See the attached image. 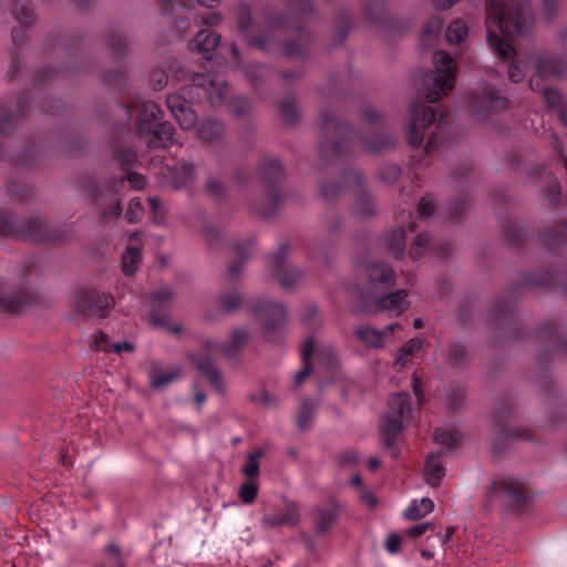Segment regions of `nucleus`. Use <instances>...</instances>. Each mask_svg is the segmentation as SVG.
Masks as SVG:
<instances>
[{
	"instance_id": "obj_18",
	"label": "nucleus",
	"mask_w": 567,
	"mask_h": 567,
	"mask_svg": "<svg viewBox=\"0 0 567 567\" xmlns=\"http://www.w3.org/2000/svg\"><path fill=\"white\" fill-rule=\"evenodd\" d=\"M434 508V503L431 498L423 497L421 499H413L410 506L404 511L403 515L406 519H420L430 514Z\"/></svg>"
},
{
	"instance_id": "obj_33",
	"label": "nucleus",
	"mask_w": 567,
	"mask_h": 567,
	"mask_svg": "<svg viewBox=\"0 0 567 567\" xmlns=\"http://www.w3.org/2000/svg\"><path fill=\"white\" fill-rule=\"evenodd\" d=\"M143 212L144 210H143L141 200L137 198H134L128 204L126 217L128 218L130 221H138L143 217Z\"/></svg>"
},
{
	"instance_id": "obj_64",
	"label": "nucleus",
	"mask_w": 567,
	"mask_h": 567,
	"mask_svg": "<svg viewBox=\"0 0 567 567\" xmlns=\"http://www.w3.org/2000/svg\"><path fill=\"white\" fill-rule=\"evenodd\" d=\"M217 21V18L214 14H210L208 18L205 19V23L207 24H214Z\"/></svg>"
},
{
	"instance_id": "obj_6",
	"label": "nucleus",
	"mask_w": 567,
	"mask_h": 567,
	"mask_svg": "<svg viewBox=\"0 0 567 567\" xmlns=\"http://www.w3.org/2000/svg\"><path fill=\"white\" fill-rule=\"evenodd\" d=\"M252 313L260 321L265 333L281 326L287 318V311L284 305L271 302L264 298L256 301L252 307Z\"/></svg>"
},
{
	"instance_id": "obj_56",
	"label": "nucleus",
	"mask_w": 567,
	"mask_h": 567,
	"mask_svg": "<svg viewBox=\"0 0 567 567\" xmlns=\"http://www.w3.org/2000/svg\"><path fill=\"white\" fill-rule=\"evenodd\" d=\"M206 395L202 392L195 394V402L200 405L205 402Z\"/></svg>"
},
{
	"instance_id": "obj_1",
	"label": "nucleus",
	"mask_w": 567,
	"mask_h": 567,
	"mask_svg": "<svg viewBox=\"0 0 567 567\" xmlns=\"http://www.w3.org/2000/svg\"><path fill=\"white\" fill-rule=\"evenodd\" d=\"M532 11L524 0H509L504 4L492 0L486 12L487 42L491 50L503 60L514 54L512 38L524 34L532 23Z\"/></svg>"
},
{
	"instance_id": "obj_32",
	"label": "nucleus",
	"mask_w": 567,
	"mask_h": 567,
	"mask_svg": "<svg viewBox=\"0 0 567 567\" xmlns=\"http://www.w3.org/2000/svg\"><path fill=\"white\" fill-rule=\"evenodd\" d=\"M90 346L96 351H110L111 342L106 334L97 332L92 334Z\"/></svg>"
},
{
	"instance_id": "obj_54",
	"label": "nucleus",
	"mask_w": 567,
	"mask_h": 567,
	"mask_svg": "<svg viewBox=\"0 0 567 567\" xmlns=\"http://www.w3.org/2000/svg\"><path fill=\"white\" fill-rule=\"evenodd\" d=\"M210 348H216V349L220 350V352L224 353L225 355H229L230 352H231L230 347L223 346V344H219V343H216L214 346L212 344Z\"/></svg>"
},
{
	"instance_id": "obj_22",
	"label": "nucleus",
	"mask_w": 567,
	"mask_h": 567,
	"mask_svg": "<svg viewBox=\"0 0 567 567\" xmlns=\"http://www.w3.org/2000/svg\"><path fill=\"white\" fill-rule=\"evenodd\" d=\"M228 86L223 79H214L209 82L208 100L213 106L220 105L227 97Z\"/></svg>"
},
{
	"instance_id": "obj_57",
	"label": "nucleus",
	"mask_w": 567,
	"mask_h": 567,
	"mask_svg": "<svg viewBox=\"0 0 567 567\" xmlns=\"http://www.w3.org/2000/svg\"><path fill=\"white\" fill-rule=\"evenodd\" d=\"M368 465L371 470H375L379 467L380 461L378 458L372 457L369 460Z\"/></svg>"
},
{
	"instance_id": "obj_28",
	"label": "nucleus",
	"mask_w": 567,
	"mask_h": 567,
	"mask_svg": "<svg viewBox=\"0 0 567 567\" xmlns=\"http://www.w3.org/2000/svg\"><path fill=\"white\" fill-rule=\"evenodd\" d=\"M262 452L257 451L255 453H250L247 456L246 463L241 467L243 473L249 478L254 480L259 473V458L261 457Z\"/></svg>"
},
{
	"instance_id": "obj_25",
	"label": "nucleus",
	"mask_w": 567,
	"mask_h": 567,
	"mask_svg": "<svg viewBox=\"0 0 567 567\" xmlns=\"http://www.w3.org/2000/svg\"><path fill=\"white\" fill-rule=\"evenodd\" d=\"M505 492L515 501L522 502L528 497L525 484L516 478H507L503 482Z\"/></svg>"
},
{
	"instance_id": "obj_58",
	"label": "nucleus",
	"mask_w": 567,
	"mask_h": 567,
	"mask_svg": "<svg viewBox=\"0 0 567 567\" xmlns=\"http://www.w3.org/2000/svg\"><path fill=\"white\" fill-rule=\"evenodd\" d=\"M358 460L355 453H350V454H347L344 455V463H352V462H355Z\"/></svg>"
},
{
	"instance_id": "obj_50",
	"label": "nucleus",
	"mask_w": 567,
	"mask_h": 567,
	"mask_svg": "<svg viewBox=\"0 0 567 567\" xmlns=\"http://www.w3.org/2000/svg\"><path fill=\"white\" fill-rule=\"evenodd\" d=\"M291 275L293 276V280H289L286 276H284L281 279H280V284L282 287L285 288H290L292 287L293 282L300 277V272L296 269H291Z\"/></svg>"
},
{
	"instance_id": "obj_36",
	"label": "nucleus",
	"mask_w": 567,
	"mask_h": 567,
	"mask_svg": "<svg viewBox=\"0 0 567 567\" xmlns=\"http://www.w3.org/2000/svg\"><path fill=\"white\" fill-rule=\"evenodd\" d=\"M150 207L153 213V218L156 224H163L164 223V208L162 206V203L158 198L152 197L148 199Z\"/></svg>"
},
{
	"instance_id": "obj_61",
	"label": "nucleus",
	"mask_w": 567,
	"mask_h": 567,
	"mask_svg": "<svg viewBox=\"0 0 567 567\" xmlns=\"http://www.w3.org/2000/svg\"><path fill=\"white\" fill-rule=\"evenodd\" d=\"M151 322L155 326H163L164 324V320L162 319H158L157 317L155 316H151Z\"/></svg>"
},
{
	"instance_id": "obj_52",
	"label": "nucleus",
	"mask_w": 567,
	"mask_h": 567,
	"mask_svg": "<svg viewBox=\"0 0 567 567\" xmlns=\"http://www.w3.org/2000/svg\"><path fill=\"white\" fill-rule=\"evenodd\" d=\"M458 0H433L434 4L439 8L446 9L452 7Z\"/></svg>"
},
{
	"instance_id": "obj_34",
	"label": "nucleus",
	"mask_w": 567,
	"mask_h": 567,
	"mask_svg": "<svg viewBox=\"0 0 567 567\" xmlns=\"http://www.w3.org/2000/svg\"><path fill=\"white\" fill-rule=\"evenodd\" d=\"M443 22L440 18L433 17L431 18L424 27L423 35L425 39H431L436 37L442 30Z\"/></svg>"
},
{
	"instance_id": "obj_21",
	"label": "nucleus",
	"mask_w": 567,
	"mask_h": 567,
	"mask_svg": "<svg viewBox=\"0 0 567 567\" xmlns=\"http://www.w3.org/2000/svg\"><path fill=\"white\" fill-rule=\"evenodd\" d=\"M154 135L153 144L159 147H168L175 143L173 126L168 123L159 122L150 133Z\"/></svg>"
},
{
	"instance_id": "obj_29",
	"label": "nucleus",
	"mask_w": 567,
	"mask_h": 567,
	"mask_svg": "<svg viewBox=\"0 0 567 567\" xmlns=\"http://www.w3.org/2000/svg\"><path fill=\"white\" fill-rule=\"evenodd\" d=\"M258 492V485L255 480H247L240 487L239 496L246 504H250L255 501Z\"/></svg>"
},
{
	"instance_id": "obj_16",
	"label": "nucleus",
	"mask_w": 567,
	"mask_h": 567,
	"mask_svg": "<svg viewBox=\"0 0 567 567\" xmlns=\"http://www.w3.org/2000/svg\"><path fill=\"white\" fill-rule=\"evenodd\" d=\"M445 475L441 454L430 453L424 465V477L429 485L436 486Z\"/></svg>"
},
{
	"instance_id": "obj_39",
	"label": "nucleus",
	"mask_w": 567,
	"mask_h": 567,
	"mask_svg": "<svg viewBox=\"0 0 567 567\" xmlns=\"http://www.w3.org/2000/svg\"><path fill=\"white\" fill-rule=\"evenodd\" d=\"M434 209V202L431 197L426 196L420 200L419 214L421 218H425L431 215Z\"/></svg>"
},
{
	"instance_id": "obj_24",
	"label": "nucleus",
	"mask_w": 567,
	"mask_h": 567,
	"mask_svg": "<svg viewBox=\"0 0 567 567\" xmlns=\"http://www.w3.org/2000/svg\"><path fill=\"white\" fill-rule=\"evenodd\" d=\"M181 374V371L176 368L162 370L158 368L153 369L151 372L150 379L151 383L154 388H163L174 380H176Z\"/></svg>"
},
{
	"instance_id": "obj_35",
	"label": "nucleus",
	"mask_w": 567,
	"mask_h": 567,
	"mask_svg": "<svg viewBox=\"0 0 567 567\" xmlns=\"http://www.w3.org/2000/svg\"><path fill=\"white\" fill-rule=\"evenodd\" d=\"M198 369L205 373L214 386L219 385V374L210 361L198 363Z\"/></svg>"
},
{
	"instance_id": "obj_14",
	"label": "nucleus",
	"mask_w": 567,
	"mask_h": 567,
	"mask_svg": "<svg viewBox=\"0 0 567 567\" xmlns=\"http://www.w3.org/2000/svg\"><path fill=\"white\" fill-rule=\"evenodd\" d=\"M162 111L154 102H144L138 112L140 127L145 133H151L161 122Z\"/></svg>"
},
{
	"instance_id": "obj_4",
	"label": "nucleus",
	"mask_w": 567,
	"mask_h": 567,
	"mask_svg": "<svg viewBox=\"0 0 567 567\" xmlns=\"http://www.w3.org/2000/svg\"><path fill=\"white\" fill-rule=\"evenodd\" d=\"M535 63V74L529 85L533 91H542L549 107H555L560 102V94L550 87L542 86L540 80L549 75H563L567 71V64L563 60H556L547 54H535L528 58Z\"/></svg>"
},
{
	"instance_id": "obj_23",
	"label": "nucleus",
	"mask_w": 567,
	"mask_h": 567,
	"mask_svg": "<svg viewBox=\"0 0 567 567\" xmlns=\"http://www.w3.org/2000/svg\"><path fill=\"white\" fill-rule=\"evenodd\" d=\"M223 133V125L216 120L204 121L197 130L198 137L204 142H212Z\"/></svg>"
},
{
	"instance_id": "obj_7",
	"label": "nucleus",
	"mask_w": 567,
	"mask_h": 567,
	"mask_svg": "<svg viewBox=\"0 0 567 567\" xmlns=\"http://www.w3.org/2000/svg\"><path fill=\"white\" fill-rule=\"evenodd\" d=\"M113 306L114 300L111 296L85 291L79 296L76 309L80 312L91 311L100 317H105Z\"/></svg>"
},
{
	"instance_id": "obj_38",
	"label": "nucleus",
	"mask_w": 567,
	"mask_h": 567,
	"mask_svg": "<svg viewBox=\"0 0 567 567\" xmlns=\"http://www.w3.org/2000/svg\"><path fill=\"white\" fill-rule=\"evenodd\" d=\"M402 538L398 534H390L385 539V548L390 554H396L400 550Z\"/></svg>"
},
{
	"instance_id": "obj_15",
	"label": "nucleus",
	"mask_w": 567,
	"mask_h": 567,
	"mask_svg": "<svg viewBox=\"0 0 567 567\" xmlns=\"http://www.w3.org/2000/svg\"><path fill=\"white\" fill-rule=\"evenodd\" d=\"M218 41L219 38L213 31L200 30L189 41L188 48L193 52L209 54L217 47Z\"/></svg>"
},
{
	"instance_id": "obj_47",
	"label": "nucleus",
	"mask_w": 567,
	"mask_h": 567,
	"mask_svg": "<svg viewBox=\"0 0 567 567\" xmlns=\"http://www.w3.org/2000/svg\"><path fill=\"white\" fill-rule=\"evenodd\" d=\"M128 182L136 189H142L146 184L145 178L138 174H130Z\"/></svg>"
},
{
	"instance_id": "obj_8",
	"label": "nucleus",
	"mask_w": 567,
	"mask_h": 567,
	"mask_svg": "<svg viewBox=\"0 0 567 567\" xmlns=\"http://www.w3.org/2000/svg\"><path fill=\"white\" fill-rule=\"evenodd\" d=\"M364 307L369 311L386 310L392 316H399L409 308V302L405 291L399 290L384 296L380 300L367 301Z\"/></svg>"
},
{
	"instance_id": "obj_10",
	"label": "nucleus",
	"mask_w": 567,
	"mask_h": 567,
	"mask_svg": "<svg viewBox=\"0 0 567 567\" xmlns=\"http://www.w3.org/2000/svg\"><path fill=\"white\" fill-rule=\"evenodd\" d=\"M167 107L183 130H189L196 122L195 112L190 109L187 101L177 94H171L167 100Z\"/></svg>"
},
{
	"instance_id": "obj_45",
	"label": "nucleus",
	"mask_w": 567,
	"mask_h": 567,
	"mask_svg": "<svg viewBox=\"0 0 567 567\" xmlns=\"http://www.w3.org/2000/svg\"><path fill=\"white\" fill-rule=\"evenodd\" d=\"M409 354L403 353V351L400 349L399 354L393 363V367L396 371H401L403 368L406 367L409 362Z\"/></svg>"
},
{
	"instance_id": "obj_11",
	"label": "nucleus",
	"mask_w": 567,
	"mask_h": 567,
	"mask_svg": "<svg viewBox=\"0 0 567 567\" xmlns=\"http://www.w3.org/2000/svg\"><path fill=\"white\" fill-rule=\"evenodd\" d=\"M507 105L506 99L497 95L493 89H485L472 102V109L478 115L485 116L489 113L501 111Z\"/></svg>"
},
{
	"instance_id": "obj_59",
	"label": "nucleus",
	"mask_w": 567,
	"mask_h": 567,
	"mask_svg": "<svg viewBox=\"0 0 567 567\" xmlns=\"http://www.w3.org/2000/svg\"><path fill=\"white\" fill-rule=\"evenodd\" d=\"M200 4L206 7H214L219 0H197Z\"/></svg>"
},
{
	"instance_id": "obj_40",
	"label": "nucleus",
	"mask_w": 567,
	"mask_h": 567,
	"mask_svg": "<svg viewBox=\"0 0 567 567\" xmlns=\"http://www.w3.org/2000/svg\"><path fill=\"white\" fill-rule=\"evenodd\" d=\"M248 340V333L244 329H235L231 334V348L240 347L241 344L246 343Z\"/></svg>"
},
{
	"instance_id": "obj_9",
	"label": "nucleus",
	"mask_w": 567,
	"mask_h": 567,
	"mask_svg": "<svg viewBox=\"0 0 567 567\" xmlns=\"http://www.w3.org/2000/svg\"><path fill=\"white\" fill-rule=\"evenodd\" d=\"M167 107L183 130H189L196 122L195 112L190 109L187 101L177 94H171L167 100Z\"/></svg>"
},
{
	"instance_id": "obj_46",
	"label": "nucleus",
	"mask_w": 567,
	"mask_h": 567,
	"mask_svg": "<svg viewBox=\"0 0 567 567\" xmlns=\"http://www.w3.org/2000/svg\"><path fill=\"white\" fill-rule=\"evenodd\" d=\"M394 241L391 244L393 248H395L399 252L403 251V238H404V230L403 228H398L394 230Z\"/></svg>"
},
{
	"instance_id": "obj_41",
	"label": "nucleus",
	"mask_w": 567,
	"mask_h": 567,
	"mask_svg": "<svg viewBox=\"0 0 567 567\" xmlns=\"http://www.w3.org/2000/svg\"><path fill=\"white\" fill-rule=\"evenodd\" d=\"M422 341L420 339H411L406 343H404L401 348L403 353H408L409 355L414 354L416 351L421 349Z\"/></svg>"
},
{
	"instance_id": "obj_60",
	"label": "nucleus",
	"mask_w": 567,
	"mask_h": 567,
	"mask_svg": "<svg viewBox=\"0 0 567 567\" xmlns=\"http://www.w3.org/2000/svg\"><path fill=\"white\" fill-rule=\"evenodd\" d=\"M560 121L567 126V109H563L559 112Z\"/></svg>"
},
{
	"instance_id": "obj_37",
	"label": "nucleus",
	"mask_w": 567,
	"mask_h": 567,
	"mask_svg": "<svg viewBox=\"0 0 567 567\" xmlns=\"http://www.w3.org/2000/svg\"><path fill=\"white\" fill-rule=\"evenodd\" d=\"M241 302V296L238 292H233L221 297V307L226 310H233L237 308Z\"/></svg>"
},
{
	"instance_id": "obj_27",
	"label": "nucleus",
	"mask_w": 567,
	"mask_h": 567,
	"mask_svg": "<svg viewBox=\"0 0 567 567\" xmlns=\"http://www.w3.org/2000/svg\"><path fill=\"white\" fill-rule=\"evenodd\" d=\"M434 440L443 447L451 449L457 444L460 434L454 429H437L434 433Z\"/></svg>"
},
{
	"instance_id": "obj_26",
	"label": "nucleus",
	"mask_w": 567,
	"mask_h": 567,
	"mask_svg": "<svg viewBox=\"0 0 567 567\" xmlns=\"http://www.w3.org/2000/svg\"><path fill=\"white\" fill-rule=\"evenodd\" d=\"M467 35V28L462 20L453 21L446 30V40L450 44H458L464 41Z\"/></svg>"
},
{
	"instance_id": "obj_55",
	"label": "nucleus",
	"mask_w": 567,
	"mask_h": 567,
	"mask_svg": "<svg viewBox=\"0 0 567 567\" xmlns=\"http://www.w3.org/2000/svg\"><path fill=\"white\" fill-rule=\"evenodd\" d=\"M282 262H284V258H282V254L281 252H279V254L274 256V266L276 268L279 269L281 267Z\"/></svg>"
},
{
	"instance_id": "obj_13",
	"label": "nucleus",
	"mask_w": 567,
	"mask_h": 567,
	"mask_svg": "<svg viewBox=\"0 0 567 567\" xmlns=\"http://www.w3.org/2000/svg\"><path fill=\"white\" fill-rule=\"evenodd\" d=\"M299 522V512L296 505L289 504L281 512L266 514L262 523L268 527L295 526Z\"/></svg>"
},
{
	"instance_id": "obj_5",
	"label": "nucleus",
	"mask_w": 567,
	"mask_h": 567,
	"mask_svg": "<svg viewBox=\"0 0 567 567\" xmlns=\"http://www.w3.org/2000/svg\"><path fill=\"white\" fill-rule=\"evenodd\" d=\"M412 419V409L409 395L399 392L390 396L388 410L380 421V429L386 437V444L391 445L392 439L398 435Z\"/></svg>"
},
{
	"instance_id": "obj_62",
	"label": "nucleus",
	"mask_w": 567,
	"mask_h": 567,
	"mask_svg": "<svg viewBox=\"0 0 567 567\" xmlns=\"http://www.w3.org/2000/svg\"><path fill=\"white\" fill-rule=\"evenodd\" d=\"M121 212V206L118 203H114L113 204V207H112V212L110 213L111 214H114V215H118Z\"/></svg>"
},
{
	"instance_id": "obj_63",
	"label": "nucleus",
	"mask_w": 567,
	"mask_h": 567,
	"mask_svg": "<svg viewBox=\"0 0 567 567\" xmlns=\"http://www.w3.org/2000/svg\"><path fill=\"white\" fill-rule=\"evenodd\" d=\"M419 384H420L419 380L413 379V390H414V393L416 396H420Z\"/></svg>"
},
{
	"instance_id": "obj_20",
	"label": "nucleus",
	"mask_w": 567,
	"mask_h": 567,
	"mask_svg": "<svg viewBox=\"0 0 567 567\" xmlns=\"http://www.w3.org/2000/svg\"><path fill=\"white\" fill-rule=\"evenodd\" d=\"M368 277L371 282L392 285L394 282L393 270L385 264H372L368 268Z\"/></svg>"
},
{
	"instance_id": "obj_43",
	"label": "nucleus",
	"mask_w": 567,
	"mask_h": 567,
	"mask_svg": "<svg viewBox=\"0 0 567 567\" xmlns=\"http://www.w3.org/2000/svg\"><path fill=\"white\" fill-rule=\"evenodd\" d=\"M333 519H334L333 511L319 512V518H318L319 528L324 529L332 523Z\"/></svg>"
},
{
	"instance_id": "obj_12",
	"label": "nucleus",
	"mask_w": 567,
	"mask_h": 567,
	"mask_svg": "<svg viewBox=\"0 0 567 567\" xmlns=\"http://www.w3.org/2000/svg\"><path fill=\"white\" fill-rule=\"evenodd\" d=\"M312 354H315L319 360H326L327 357L331 355V351L326 349H317L313 339L307 340L301 350L303 365L295 377L296 384H300L302 380L310 373L311 367L309 360Z\"/></svg>"
},
{
	"instance_id": "obj_42",
	"label": "nucleus",
	"mask_w": 567,
	"mask_h": 567,
	"mask_svg": "<svg viewBox=\"0 0 567 567\" xmlns=\"http://www.w3.org/2000/svg\"><path fill=\"white\" fill-rule=\"evenodd\" d=\"M173 297V291L168 287L161 288L157 292L154 293L153 303H162L166 300H169Z\"/></svg>"
},
{
	"instance_id": "obj_44",
	"label": "nucleus",
	"mask_w": 567,
	"mask_h": 567,
	"mask_svg": "<svg viewBox=\"0 0 567 567\" xmlns=\"http://www.w3.org/2000/svg\"><path fill=\"white\" fill-rule=\"evenodd\" d=\"M524 73L520 71L517 63H511L508 66V78L513 82L522 81Z\"/></svg>"
},
{
	"instance_id": "obj_49",
	"label": "nucleus",
	"mask_w": 567,
	"mask_h": 567,
	"mask_svg": "<svg viewBox=\"0 0 567 567\" xmlns=\"http://www.w3.org/2000/svg\"><path fill=\"white\" fill-rule=\"evenodd\" d=\"M310 415H311V412H310V410H308V406L305 403L302 405V410H301V412H300V414L298 416V425H299V427L303 429V427L307 426V422L310 419Z\"/></svg>"
},
{
	"instance_id": "obj_31",
	"label": "nucleus",
	"mask_w": 567,
	"mask_h": 567,
	"mask_svg": "<svg viewBox=\"0 0 567 567\" xmlns=\"http://www.w3.org/2000/svg\"><path fill=\"white\" fill-rule=\"evenodd\" d=\"M429 243L430 241L427 235H417L412 244V248L410 251L411 256L414 259L422 257L429 246Z\"/></svg>"
},
{
	"instance_id": "obj_53",
	"label": "nucleus",
	"mask_w": 567,
	"mask_h": 567,
	"mask_svg": "<svg viewBox=\"0 0 567 567\" xmlns=\"http://www.w3.org/2000/svg\"><path fill=\"white\" fill-rule=\"evenodd\" d=\"M268 169L272 171L278 176L282 173L281 164L278 161H271L268 164Z\"/></svg>"
},
{
	"instance_id": "obj_51",
	"label": "nucleus",
	"mask_w": 567,
	"mask_h": 567,
	"mask_svg": "<svg viewBox=\"0 0 567 567\" xmlns=\"http://www.w3.org/2000/svg\"><path fill=\"white\" fill-rule=\"evenodd\" d=\"M426 528H427V525H425V524L416 525V526L409 528L406 533H408V535H410L412 537H419L425 533Z\"/></svg>"
},
{
	"instance_id": "obj_17",
	"label": "nucleus",
	"mask_w": 567,
	"mask_h": 567,
	"mask_svg": "<svg viewBox=\"0 0 567 567\" xmlns=\"http://www.w3.org/2000/svg\"><path fill=\"white\" fill-rule=\"evenodd\" d=\"M396 323L389 324L384 331L377 330L370 326H361L357 329V337L368 347L379 348L383 343V337L385 333H391Z\"/></svg>"
},
{
	"instance_id": "obj_3",
	"label": "nucleus",
	"mask_w": 567,
	"mask_h": 567,
	"mask_svg": "<svg viewBox=\"0 0 567 567\" xmlns=\"http://www.w3.org/2000/svg\"><path fill=\"white\" fill-rule=\"evenodd\" d=\"M411 113L409 143L413 147H419L426 141V151L430 152L439 145L437 137L444 127L441 123H435V114L431 106L415 103L411 105Z\"/></svg>"
},
{
	"instance_id": "obj_2",
	"label": "nucleus",
	"mask_w": 567,
	"mask_h": 567,
	"mask_svg": "<svg viewBox=\"0 0 567 567\" xmlns=\"http://www.w3.org/2000/svg\"><path fill=\"white\" fill-rule=\"evenodd\" d=\"M434 69L424 78L425 96L435 102L454 87L457 64L445 51H437L433 56Z\"/></svg>"
},
{
	"instance_id": "obj_30",
	"label": "nucleus",
	"mask_w": 567,
	"mask_h": 567,
	"mask_svg": "<svg viewBox=\"0 0 567 567\" xmlns=\"http://www.w3.org/2000/svg\"><path fill=\"white\" fill-rule=\"evenodd\" d=\"M194 167L192 164L184 163L177 167L176 179L174 182L176 187H181L193 178Z\"/></svg>"
},
{
	"instance_id": "obj_48",
	"label": "nucleus",
	"mask_w": 567,
	"mask_h": 567,
	"mask_svg": "<svg viewBox=\"0 0 567 567\" xmlns=\"http://www.w3.org/2000/svg\"><path fill=\"white\" fill-rule=\"evenodd\" d=\"M111 349L115 351L116 353H122L123 351L131 352L133 351L134 347L132 343L127 341L111 343Z\"/></svg>"
},
{
	"instance_id": "obj_19",
	"label": "nucleus",
	"mask_w": 567,
	"mask_h": 567,
	"mask_svg": "<svg viewBox=\"0 0 567 567\" xmlns=\"http://www.w3.org/2000/svg\"><path fill=\"white\" fill-rule=\"evenodd\" d=\"M134 237L135 235L130 236L132 245L127 247L123 254V271L127 276H132L136 272L142 260L141 250L134 245Z\"/></svg>"
}]
</instances>
